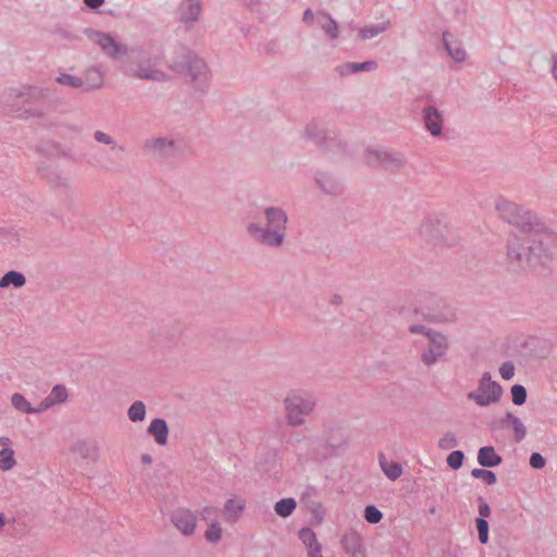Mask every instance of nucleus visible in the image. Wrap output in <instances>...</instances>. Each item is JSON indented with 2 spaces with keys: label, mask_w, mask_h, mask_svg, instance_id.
<instances>
[{
  "label": "nucleus",
  "mask_w": 557,
  "mask_h": 557,
  "mask_svg": "<svg viewBox=\"0 0 557 557\" xmlns=\"http://www.w3.org/2000/svg\"><path fill=\"white\" fill-rule=\"evenodd\" d=\"M302 21H304L307 25H312V23H313V21H314V14H313V11H312L311 9H307V10L304 12Z\"/></svg>",
  "instance_id": "obj_61"
},
{
  "label": "nucleus",
  "mask_w": 557,
  "mask_h": 557,
  "mask_svg": "<svg viewBox=\"0 0 557 557\" xmlns=\"http://www.w3.org/2000/svg\"><path fill=\"white\" fill-rule=\"evenodd\" d=\"M422 120L425 129L434 137L443 132L444 119L438 109L434 106H426L422 110Z\"/></svg>",
  "instance_id": "obj_18"
},
{
  "label": "nucleus",
  "mask_w": 557,
  "mask_h": 557,
  "mask_svg": "<svg viewBox=\"0 0 557 557\" xmlns=\"http://www.w3.org/2000/svg\"><path fill=\"white\" fill-rule=\"evenodd\" d=\"M141 462L145 465H150L152 462V457L148 454H144L141 456Z\"/></svg>",
  "instance_id": "obj_64"
},
{
  "label": "nucleus",
  "mask_w": 557,
  "mask_h": 557,
  "mask_svg": "<svg viewBox=\"0 0 557 557\" xmlns=\"http://www.w3.org/2000/svg\"><path fill=\"white\" fill-rule=\"evenodd\" d=\"M187 76L193 87L206 92L210 83V71L203 59L189 54L186 60Z\"/></svg>",
  "instance_id": "obj_10"
},
{
  "label": "nucleus",
  "mask_w": 557,
  "mask_h": 557,
  "mask_svg": "<svg viewBox=\"0 0 557 557\" xmlns=\"http://www.w3.org/2000/svg\"><path fill=\"white\" fill-rule=\"evenodd\" d=\"M171 522L185 536L193 535L197 525V515L185 507H178L170 513Z\"/></svg>",
  "instance_id": "obj_17"
},
{
  "label": "nucleus",
  "mask_w": 557,
  "mask_h": 557,
  "mask_svg": "<svg viewBox=\"0 0 557 557\" xmlns=\"http://www.w3.org/2000/svg\"><path fill=\"white\" fill-rule=\"evenodd\" d=\"M314 180L319 188L326 195L339 196L344 191L343 183L333 174L319 172Z\"/></svg>",
  "instance_id": "obj_19"
},
{
  "label": "nucleus",
  "mask_w": 557,
  "mask_h": 557,
  "mask_svg": "<svg viewBox=\"0 0 557 557\" xmlns=\"http://www.w3.org/2000/svg\"><path fill=\"white\" fill-rule=\"evenodd\" d=\"M557 245L552 232L511 234L507 240V260L516 269H535L548 259Z\"/></svg>",
  "instance_id": "obj_1"
},
{
  "label": "nucleus",
  "mask_w": 557,
  "mask_h": 557,
  "mask_svg": "<svg viewBox=\"0 0 557 557\" xmlns=\"http://www.w3.org/2000/svg\"><path fill=\"white\" fill-rule=\"evenodd\" d=\"M134 75L140 79L162 81L164 73L159 70L139 67Z\"/></svg>",
  "instance_id": "obj_38"
},
{
  "label": "nucleus",
  "mask_w": 557,
  "mask_h": 557,
  "mask_svg": "<svg viewBox=\"0 0 557 557\" xmlns=\"http://www.w3.org/2000/svg\"><path fill=\"white\" fill-rule=\"evenodd\" d=\"M408 330L411 334H423L426 338H428V333H436L437 332L433 329L426 327L421 324H411Z\"/></svg>",
  "instance_id": "obj_54"
},
{
  "label": "nucleus",
  "mask_w": 557,
  "mask_h": 557,
  "mask_svg": "<svg viewBox=\"0 0 557 557\" xmlns=\"http://www.w3.org/2000/svg\"><path fill=\"white\" fill-rule=\"evenodd\" d=\"M296 507H297V503H296L295 498L287 497V498H282L278 502H276V504L274 505V511L277 516H280L282 518H287L294 512Z\"/></svg>",
  "instance_id": "obj_29"
},
{
  "label": "nucleus",
  "mask_w": 557,
  "mask_h": 557,
  "mask_svg": "<svg viewBox=\"0 0 557 557\" xmlns=\"http://www.w3.org/2000/svg\"><path fill=\"white\" fill-rule=\"evenodd\" d=\"M244 509L245 502L243 499L231 498L226 500L223 511L228 517V519L236 520L242 515Z\"/></svg>",
  "instance_id": "obj_30"
},
{
  "label": "nucleus",
  "mask_w": 557,
  "mask_h": 557,
  "mask_svg": "<svg viewBox=\"0 0 557 557\" xmlns=\"http://www.w3.org/2000/svg\"><path fill=\"white\" fill-rule=\"evenodd\" d=\"M9 94V89L4 90L1 95V103L5 106L10 111L17 114L20 117H42L46 115V111L41 107H32L27 106V102H24L23 98L12 97L11 100L8 101L7 96Z\"/></svg>",
  "instance_id": "obj_16"
},
{
  "label": "nucleus",
  "mask_w": 557,
  "mask_h": 557,
  "mask_svg": "<svg viewBox=\"0 0 557 557\" xmlns=\"http://www.w3.org/2000/svg\"><path fill=\"white\" fill-rule=\"evenodd\" d=\"M317 23L331 40L338 38V24L329 13L319 11L317 13Z\"/></svg>",
  "instance_id": "obj_23"
},
{
  "label": "nucleus",
  "mask_w": 557,
  "mask_h": 557,
  "mask_svg": "<svg viewBox=\"0 0 557 557\" xmlns=\"http://www.w3.org/2000/svg\"><path fill=\"white\" fill-rule=\"evenodd\" d=\"M391 27V20L383 18L382 22L377 24L366 25L361 27L358 32V36L361 40H368L376 37L377 35L385 33Z\"/></svg>",
  "instance_id": "obj_24"
},
{
  "label": "nucleus",
  "mask_w": 557,
  "mask_h": 557,
  "mask_svg": "<svg viewBox=\"0 0 557 557\" xmlns=\"http://www.w3.org/2000/svg\"><path fill=\"white\" fill-rule=\"evenodd\" d=\"M82 78L86 90L99 89L103 85V74L95 66L86 70L84 77Z\"/></svg>",
  "instance_id": "obj_25"
},
{
  "label": "nucleus",
  "mask_w": 557,
  "mask_h": 557,
  "mask_svg": "<svg viewBox=\"0 0 557 557\" xmlns=\"http://www.w3.org/2000/svg\"><path fill=\"white\" fill-rule=\"evenodd\" d=\"M428 346L421 352V362L432 367L441 361L449 350L448 337L441 333H428Z\"/></svg>",
  "instance_id": "obj_9"
},
{
  "label": "nucleus",
  "mask_w": 557,
  "mask_h": 557,
  "mask_svg": "<svg viewBox=\"0 0 557 557\" xmlns=\"http://www.w3.org/2000/svg\"><path fill=\"white\" fill-rule=\"evenodd\" d=\"M471 475L474 479H482L488 485H493L497 481L496 474L488 469L475 468L471 471Z\"/></svg>",
  "instance_id": "obj_41"
},
{
  "label": "nucleus",
  "mask_w": 557,
  "mask_h": 557,
  "mask_svg": "<svg viewBox=\"0 0 557 557\" xmlns=\"http://www.w3.org/2000/svg\"><path fill=\"white\" fill-rule=\"evenodd\" d=\"M503 395V387L492 380L490 372H484L479 380L476 391L468 393V398L481 407L498 403Z\"/></svg>",
  "instance_id": "obj_6"
},
{
  "label": "nucleus",
  "mask_w": 557,
  "mask_h": 557,
  "mask_svg": "<svg viewBox=\"0 0 557 557\" xmlns=\"http://www.w3.org/2000/svg\"><path fill=\"white\" fill-rule=\"evenodd\" d=\"M260 51H262L267 55H274L281 53V46L277 39H271L263 42L260 46Z\"/></svg>",
  "instance_id": "obj_45"
},
{
  "label": "nucleus",
  "mask_w": 557,
  "mask_h": 557,
  "mask_svg": "<svg viewBox=\"0 0 557 557\" xmlns=\"http://www.w3.org/2000/svg\"><path fill=\"white\" fill-rule=\"evenodd\" d=\"M509 424H511V420L508 419L507 412L504 418L499 419L498 421L492 424V429H504L507 428Z\"/></svg>",
  "instance_id": "obj_58"
},
{
  "label": "nucleus",
  "mask_w": 557,
  "mask_h": 557,
  "mask_svg": "<svg viewBox=\"0 0 557 557\" xmlns=\"http://www.w3.org/2000/svg\"><path fill=\"white\" fill-rule=\"evenodd\" d=\"M12 406L23 413H35V407L20 393H15L11 397Z\"/></svg>",
  "instance_id": "obj_33"
},
{
  "label": "nucleus",
  "mask_w": 557,
  "mask_h": 557,
  "mask_svg": "<svg viewBox=\"0 0 557 557\" xmlns=\"http://www.w3.org/2000/svg\"><path fill=\"white\" fill-rule=\"evenodd\" d=\"M383 518L382 511L374 505H368L364 508V519L372 524L379 523Z\"/></svg>",
  "instance_id": "obj_43"
},
{
  "label": "nucleus",
  "mask_w": 557,
  "mask_h": 557,
  "mask_svg": "<svg viewBox=\"0 0 557 557\" xmlns=\"http://www.w3.org/2000/svg\"><path fill=\"white\" fill-rule=\"evenodd\" d=\"M106 0H84V3L87 8L91 10H98L100 7L104 4Z\"/></svg>",
  "instance_id": "obj_59"
},
{
  "label": "nucleus",
  "mask_w": 557,
  "mask_h": 557,
  "mask_svg": "<svg viewBox=\"0 0 557 557\" xmlns=\"http://www.w3.org/2000/svg\"><path fill=\"white\" fill-rule=\"evenodd\" d=\"M201 13V0H183L176 11L178 22L183 24L185 30L194 28Z\"/></svg>",
  "instance_id": "obj_15"
},
{
  "label": "nucleus",
  "mask_w": 557,
  "mask_h": 557,
  "mask_svg": "<svg viewBox=\"0 0 557 557\" xmlns=\"http://www.w3.org/2000/svg\"><path fill=\"white\" fill-rule=\"evenodd\" d=\"M14 451L11 448H2L0 450V469L3 471L11 470L15 465Z\"/></svg>",
  "instance_id": "obj_35"
},
{
  "label": "nucleus",
  "mask_w": 557,
  "mask_h": 557,
  "mask_svg": "<svg viewBox=\"0 0 557 557\" xmlns=\"http://www.w3.org/2000/svg\"><path fill=\"white\" fill-rule=\"evenodd\" d=\"M546 465V459L540 453H532L530 456V466L534 469H543Z\"/></svg>",
  "instance_id": "obj_53"
},
{
  "label": "nucleus",
  "mask_w": 557,
  "mask_h": 557,
  "mask_svg": "<svg viewBox=\"0 0 557 557\" xmlns=\"http://www.w3.org/2000/svg\"><path fill=\"white\" fill-rule=\"evenodd\" d=\"M127 416L132 422L143 421L146 417V405L141 400L134 401L128 408Z\"/></svg>",
  "instance_id": "obj_31"
},
{
  "label": "nucleus",
  "mask_w": 557,
  "mask_h": 557,
  "mask_svg": "<svg viewBox=\"0 0 557 557\" xmlns=\"http://www.w3.org/2000/svg\"><path fill=\"white\" fill-rule=\"evenodd\" d=\"M53 34L61 39H65L69 41H76L79 39V36L69 29L58 27L53 30Z\"/></svg>",
  "instance_id": "obj_52"
},
{
  "label": "nucleus",
  "mask_w": 557,
  "mask_h": 557,
  "mask_svg": "<svg viewBox=\"0 0 557 557\" xmlns=\"http://www.w3.org/2000/svg\"><path fill=\"white\" fill-rule=\"evenodd\" d=\"M463 459L465 455L461 450H454L448 455L446 461L451 469L458 470L461 468Z\"/></svg>",
  "instance_id": "obj_47"
},
{
  "label": "nucleus",
  "mask_w": 557,
  "mask_h": 557,
  "mask_svg": "<svg viewBox=\"0 0 557 557\" xmlns=\"http://www.w3.org/2000/svg\"><path fill=\"white\" fill-rule=\"evenodd\" d=\"M55 404L51 396L46 397L38 407H35V413H40Z\"/></svg>",
  "instance_id": "obj_56"
},
{
  "label": "nucleus",
  "mask_w": 557,
  "mask_h": 557,
  "mask_svg": "<svg viewBox=\"0 0 557 557\" xmlns=\"http://www.w3.org/2000/svg\"><path fill=\"white\" fill-rule=\"evenodd\" d=\"M288 215L278 206L260 208L259 212L246 222L250 239L265 248L277 249L286 240Z\"/></svg>",
  "instance_id": "obj_2"
},
{
  "label": "nucleus",
  "mask_w": 557,
  "mask_h": 557,
  "mask_svg": "<svg viewBox=\"0 0 557 557\" xmlns=\"http://www.w3.org/2000/svg\"><path fill=\"white\" fill-rule=\"evenodd\" d=\"M147 432L149 435L153 436L156 443L158 445H165L168 443V436H169V426L164 419L162 418H156L153 419L148 429Z\"/></svg>",
  "instance_id": "obj_21"
},
{
  "label": "nucleus",
  "mask_w": 557,
  "mask_h": 557,
  "mask_svg": "<svg viewBox=\"0 0 557 557\" xmlns=\"http://www.w3.org/2000/svg\"><path fill=\"white\" fill-rule=\"evenodd\" d=\"M342 546H343L344 550L346 553L350 554L352 557H364L362 539L355 531L346 532L343 535Z\"/></svg>",
  "instance_id": "obj_20"
},
{
  "label": "nucleus",
  "mask_w": 557,
  "mask_h": 557,
  "mask_svg": "<svg viewBox=\"0 0 557 557\" xmlns=\"http://www.w3.org/2000/svg\"><path fill=\"white\" fill-rule=\"evenodd\" d=\"M364 158L368 165L381 164L386 171L391 172H398L406 164L405 156L401 152L384 148H369L366 150Z\"/></svg>",
  "instance_id": "obj_8"
},
{
  "label": "nucleus",
  "mask_w": 557,
  "mask_h": 557,
  "mask_svg": "<svg viewBox=\"0 0 557 557\" xmlns=\"http://www.w3.org/2000/svg\"><path fill=\"white\" fill-rule=\"evenodd\" d=\"M379 462L382 471L391 481H396L403 473L400 463L396 461H388L383 454L379 456Z\"/></svg>",
  "instance_id": "obj_26"
},
{
  "label": "nucleus",
  "mask_w": 557,
  "mask_h": 557,
  "mask_svg": "<svg viewBox=\"0 0 557 557\" xmlns=\"http://www.w3.org/2000/svg\"><path fill=\"white\" fill-rule=\"evenodd\" d=\"M379 66L377 62L374 61V60H368V61H364V62H360V63H357V62H351V70H352V73H358V72H372L374 70H376Z\"/></svg>",
  "instance_id": "obj_46"
},
{
  "label": "nucleus",
  "mask_w": 557,
  "mask_h": 557,
  "mask_svg": "<svg viewBox=\"0 0 557 557\" xmlns=\"http://www.w3.org/2000/svg\"><path fill=\"white\" fill-rule=\"evenodd\" d=\"M143 150L154 160L169 165H176L190 153V146L183 138L158 136L145 139Z\"/></svg>",
  "instance_id": "obj_3"
},
{
  "label": "nucleus",
  "mask_w": 557,
  "mask_h": 557,
  "mask_svg": "<svg viewBox=\"0 0 557 557\" xmlns=\"http://www.w3.org/2000/svg\"><path fill=\"white\" fill-rule=\"evenodd\" d=\"M26 283V278L23 273L18 271H9L0 278V288H7L10 285L18 288L24 286Z\"/></svg>",
  "instance_id": "obj_28"
},
{
  "label": "nucleus",
  "mask_w": 557,
  "mask_h": 557,
  "mask_svg": "<svg viewBox=\"0 0 557 557\" xmlns=\"http://www.w3.org/2000/svg\"><path fill=\"white\" fill-rule=\"evenodd\" d=\"M446 226L433 216L425 218L419 227L420 236L428 243L433 245H453L445 235Z\"/></svg>",
  "instance_id": "obj_12"
},
{
  "label": "nucleus",
  "mask_w": 557,
  "mask_h": 557,
  "mask_svg": "<svg viewBox=\"0 0 557 557\" xmlns=\"http://www.w3.org/2000/svg\"><path fill=\"white\" fill-rule=\"evenodd\" d=\"M330 302H331L332 305L338 306V305H341V304L343 302V298H342V296H341V295H338V294H334V295L331 297Z\"/></svg>",
  "instance_id": "obj_63"
},
{
  "label": "nucleus",
  "mask_w": 557,
  "mask_h": 557,
  "mask_svg": "<svg viewBox=\"0 0 557 557\" xmlns=\"http://www.w3.org/2000/svg\"><path fill=\"white\" fill-rule=\"evenodd\" d=\"M72 450L82 459L92 461L97 459V447L91 443L79 441L73 446Z\"/></svg>",
  "instance_id": "obj_27"
},
{
  "label": "nucleus",
  "mask_w": 557,
  "mask_h": 557,
  "mask_svg": "<svg viewBox=\"0 0 557 557\" xmlns=\"http://www.w3.org/2000/svg\"><path fill=\"white\" fill-rule=\"evenodd\" d=\"M496 209L504 221L520 230V234L535 231L546 232L533 212L515 202L502 200L497 203Z\"/></svg>",
  "instance_id": "obj_4"
},
{
  "label": "nucleus",
  "mask_w": 557,
  "mask_h": 557,
  "mask_svg": "<svg viewBox=\"0 0 557 557\" xmlns=\"http://www.w3.org/2000/svg\"><path fill=\"white\" fill-rule=\"evenodd\" d=\"M444 45L448 52V54L457 62H462L467 58L466 50L459 45H453L446 40V35L444 34Z\"/></svg>",
  "instance_id": "obj_34"
},
{
  "label": "nucleus",
  "mask_w": 557,
  "mask_h": 557,
  "mask_svg": "<svg viewBox=\"0 0 557 557\" xmlns=\"http://www.w3.org/2000/svg\"><path fill=\"white\" fill-rule=\"evenodd\" d=\"M48 89L23 86L22 88H9L7 99L9 101L12 97L23 98L24 102H27V106L41 107L46 110L45 104L48 100Z\"/></svg>",
  "instance_id": "obj_14"
},
{
  "label": "nucleus",
  "mask_w": 557,
  "mask_h": 557,
  "mask_svg": "<svg viewBox=\"0 0 557 557\" xmlns=\"http://www.w3.org/2000/svg\"><path fill=\"white\" fill-rule=\"evenodd\" d=\"M475 525L478 529L480 543L486 544L488 542V522L484 518H476Z\"/></svg>",
  "instance_id": "obj_44"
},
{
  "label": "nucleus",
  "mask_w": 557,
  "mask_h": 557,
  "mask_svg": "<svg viewBox=\"0 0 557 557\" xmlns=\"http://www.w3.org/2000/svg\"><path fill=\"white\" fill-rule=\"evenodd\" d=\"M508 419L511 420L510 425L513 429V438L517 443H520L527 436V428L512 412H508Z\"/></svg>",
  "instance_id": "obj_32"
},
{
  "label": "nucleus",
  "mask_w": 557,
  "mask_h": 557,
  "mask_svg": "<svg viewBox=\"0 0 557 557\" xmlns=\"http://www.w3.org/2000/svg\"><path fill=\"white\" fill-rule=\"evenodd\" d=\"M52 397L53 400H55V404L63 403L67 398V392L66 388L63 385H55L51 394L49 395Z\"/></svg>",
  "instance_id": "obj_49"
},
{
  "label": "nucleus",
  "mask_w": 557,
  "mask_h": 557,
  "mask_svg": "<svg viewBox=\"0 0 557 557\" xmlns=\"http://www.w3.org/2000/svg\"><path fill=\"white\" fill-rule=\"evenodd\" d=\"M94 138L96 141L100 143V144H104V145H109L111 146V150L114 151L116 149V143L115 140L113 139V137H111L109 134L102 132V131H96L94 133ZM117 149L120 151H124V147L123 146H119Z\"/></svg>",
  "instance_id": "obj_42"
},
{
  "label": "nucleus",
  "mask_w": 557,
  "mask_h": 557,
  "mask_svg": "<svg viewBox=\"0 0 557 557\" xmlns=\"http://www.w3.org/2000/svg\"><path fill=\"white\" fill-rule=\"evenodd\" d=\"M478 504H479V513H480V517L479 518H486L491 515V508L488 506V504L486 503V500L482 497V496H479L478 497Z\"/></svg>",
  "instance_id": "obj_55"
},
{
  "label": "nucleus",
  "mask_w": 557,
  "mask_h": 557,
  "mask_svg": "<svg viewBox=\"0 0 557 557\" xmlns=\"http://www.w3.org/2000/svg\"><path fill=\"white\" fill-rule=\"evenodd\" d=\"M478 462L484 468H494L503 462V458L493 446H483L478 451Z\"/></svg>",
  "instance_id": "obj_22"
},
{
  "label": "nucleus",
  "mask_w": 557,
  "mask_h": 557,
  "mask_svg": "<svg viewBox=\"0 0 557 557\" xmlns=\"http://www.w3.org/2000/svg\"><path fill=\"white\" fill-rule=\"evenodd\" d=\"M205 537L210 543H218L221 540L222 528L219 521H212L209 523V527L205 532Z\"/></svg>",
  "instance_id": "obj_36"
},
{
  "label": "nucleus",
  "mask_w": 557,
  "mask_h": 557,
  "mask_svg": "<svg viewBox=\"0 0 557 557\" xmlns=\"http://www.w3.org/2000/svg\"><path fill=\"white\" fill-rule=\"evenodd\" d=\"M57 82L61 85L70 86L73 88H79V87L84 86V82H83L82 77H78V76H75L72 74H67V73H62L57 78Z\"/></svg>",
  "instance_id": "obj_40"
},
{
  "label": "nucleus",
  "mask_w": 557,
  "mask_h": 557,
  "mask_svg": "<svg viewBox=\"0 0 557 557\" xmlns=\"http://www.w3.org/2000/svg\"><path fill=\"white\" fill-rule=\"evenodd\" d=\"M305 136L323 149H332L337 145L336 134L315 121H311L305 127Z\"/></svg>",
  "instance_id": "obj_13"
},
{
  "label": "nucleus",
  "mask_w": 557,
  "mask_h": 557,
  "mask_svg": "<svg viewBox=\"0 0 557 557\" xmlns=\"http://www.w3.org/2000/svg\"><path fill=\"white\" fill-rule=\"evenodd\" d=\"M347 443V436L342 429H332L327 433L323 443L314 448V458L319 461L332 457L335 451L344 447Z\"/></svg>",
  "instance_id": "obj_11"
},
{
  "label": "nucleus",
  "mask_w": 557,
  "mask_h": 557,
  "mask_svg": "<svg viewBox=\"0 0 557 557\" xmlns=\"http://www.w3.org/2000/svg\"><path fill=\"white\" fill-rule=\"evenodd\" d=\"M308 557H323L322 556V546L321 544L317 545V546H313L311 548H308Z\"/></svg>",
  "instance_id": "obj_60"
},
{
  "label": "nucleus",
  "mask_w": 557,
  "mask_h": 557,
  "mask_svg": "<svg viewBox=\"0 0 557 557\" xmlns=\"http://www.w3.org/2000/svg\"><path fill=\"white\" fill-rule=\"evenodd\" d=\"M511 399L516 406H522L527 401L528 392L523 385L515 384L511 389Z\"/></svg>",
  "instance_id": "obj_37"
},
{
  "label": "nucleus",
  "mask_w": 557,
  "mask_h": 557,
  "mask_svg": "<svg viewBox=\"0 0 557 557\" xmlns=\"http://www.w3.org/2000/svg\"><path fill=\"white\" fill-rule=\"evenodd\" d=\"M351 69H352L351 67V62H346V63H343V64L336 66L335 71L341 76H347V75L354 74Z\"/></svg>",
  "instance_id": "obj_57"
},
{
  "label": "nucleus",
  "mask_w": 557,
  "mask_h": 557,
  "mask_svg": "<svg viewBox=\"0 0 557 557\" xmlns=\"http://www.w3.org/2000/svg\"><path fill=\"white\" fill-rule=\"evenodd\" d=\"M499 373L504 380H510L515 375V364L511 361H505L499 367Z\"/></svg>",
  "instance_id": "obj_51"
},
{
  "label": "nucleus",
  "mask_w": 557,
  "mask_h": 557,
  "mask_svg": "<svg viewBox=\"0 0 557 557\" xmlns=\"http://www.w3.org/2000/svg\"><path fill=\"white\" fill-rule=\"evenodd\" d=\"M219 509L212 506H206L200 511V516L205 521L209 523L212 521H218Z\"/></svg>",
  "instance_id": "obj_50"
},
{
  "label": "nucleus",
  "mask_w": 557,
  "mask_h": 557,
  "mask_svg": "<svg viewBox=\"0 0 557 557\" xmlns=\"http://www.w3.org/2000/svg\"><path fill=\"white\" fill-rule=\"evenodd\" d=\"M284 405L288 424L300 426L305 423V417L313 411L315 399L311 395L292 394L285 398Z\"/></svg>",
  "instance_id": "obj_5"
},
{
  "label": "nucleus",
  "mask_w": 557,
  "mask_h": 557,
  "mask_svg": "<svg viewBox=\"0 0 557 557\" xmlns=\"http://www.w3.org/2000/svg\"><path fill=\"white\" fill-rule=\"evenodd\" d=\"M84 34L88 39L98 45L102 52L112 60H121L128 52L127 46L119 42L109 33L87 27L84 29Z\"/></svg>",
  "instance_id": "obj_7"
},
{
  "label": "nucleus",
  "mask_w": 557,
  "mask_h": 557,
  "mask_svg": "<svg viewBox=\"0 0 557 557\" xmlns=\"http://www.w3.org/2000/svg\"><path fill=\"white\" fill-rule=\"evenodd\" d=\"M552 75L557 81V53L552 55Z\"/></svg>",
  "instance_id": "obj_62"
},
{
  "label": "nucleus",
  "mask_w": 557,
  "mask_h": 557,
  "mask_svg": "<svg viewBox=\"0 0 557 557\" xmlns=\"http://www.w3.org/2000/svg\"><path fill=\"white\" fill-rule=\"evenodd\" d=\"M299 539L305 544L307 549L320 544L317 540L314 531L310 528H302L299 531Z\"/></svg>",
  "instance_id": "obj_39"
},
{
  "label": "nucleus",
  "mask_w": 557,
  "mask_h": 557,
  "mask_svg": "<svg viewBox=\"0 0 557 557\" xmlns=\"http://www.w3.org/2000/svg\"><path fill=\"white\" fill-rule=\"evenodd\" d=\"M458 445L457 437L451 432H446L438 441V447L444 450L451 449Z\"/></svg>",
  "instance_id": "obj_48"
}]
</instances>
